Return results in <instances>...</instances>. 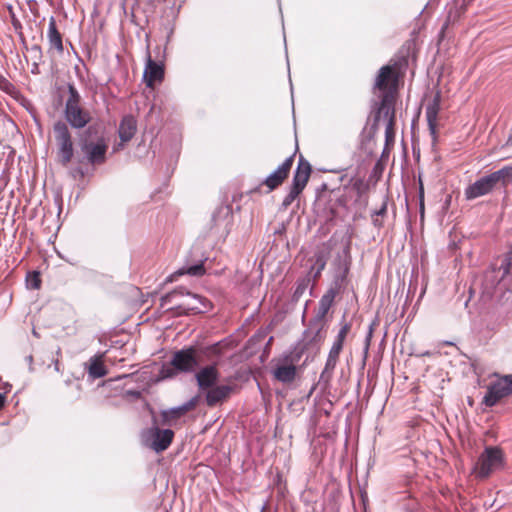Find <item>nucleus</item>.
<instances>
[{"label":"nucleus","instance_id":"f257e3e1","mask_svg":"<svg viewBox=\"0 0 512 512\" xmlns=\"http://www.w3.org/2000/svg\"><path fill=\"white\" fill-rule=\"evenodd\" d=\"M79 147L83 154L80 163L86 162L92 166L102 165L106 162L108 143L103 135L99 134L98 126L89 125L79 136Z\"/></svg>","mask_w":512,"mask_h":512},{"label":"nucleus","instance_id":"f03ea898","mask_svg":"<svg viewBox=\"0 0 512 512\" xmlns=\"http://www.w3.org/2000/svg\"><path fill=\"white\" fill-rule=\"evenodd\" d=\"M179 297H185L186 299L175 307L167 308V310L173 311L176 316L204 313L211 308V302L207 298L191 293L183 286H179L163 295L160 299V305L164 308Z\"/></svg>","mask_w":512,"mask_h":512},{"label":"nucleus","instance_id":"7ed1b4c3","mask_svg":"<svg viewBox=\"0 0 512 512\" xmlns=\"http://www.w3.org/2000/svg\"><path fill=\"white\" fill-rule=\"evenodd\" d=\"M346 257L340 262L339 271L335 274L334 279L328 288V290L322 295L318 303V309L315 313V317L326 320L330 308L332 307L335 297L344 288L347 276L350 270V256L348 249L345 250Z\"/></svg>","mask_w":512,"mask_h":512},{"label":"nucleus","instance_id":"20e7f679","mask_svg":"<svg viewBox=\"0 0 512 512\" xmlns=\"http://www.w3.org/2000/svg\"><path fill=\"white\" fill-rule=\"evenodd\" d=\"M505 466V455L498 446H486L479 455L474 467L477 477L488 478L494 471L503 469Z\"/></svg>","mask_w":512,"mask_h":512},{"label":"nucleus","instance_id":"39448f33","mask_svg":"<svg viewBox=\"0 0 512 512\" xmlns=\"http://www.w3.org/2000/svg\"><path fill=\"white\" fill-rule=\"evenodd\" d=\"M53 133L58 146L59 161L62 165L66 166L74 156L71 132L65 122L58 120L53 125Z\"/></svg>","mask_w":512,"mask_h":512},{"label":"nucleus","instance_id":"423d86ee","mask_svg":"<svg viewBox=\"0 0 512 512\" xmlns=\"http://www.w3.org/2000/svg\"><path fill=\"white\" fill-rule=\"evenodd\" d=\"M512 394V374L500 376L496 381L490 383L483 398L487 407L495 406L502 398Z\"/></svg>","mask_w":512,"mask_h":512},{"label":"nucleus","instance_id":"0eeeda50","mask_svg":"<svg viewBox=\"0 0 512 512\" xmlns=\"http://www.w3.org/2000/svg\"><path fill=\"white\" fill-rule=\"evenodd\" d=\"M398 82L399 74L396 64L385 65L379 69L373 88L374 90H379L381 95L383 93H391L395 96L398 88Z\"/></svg>","mask_w":512,"mask_h":512},{"label":"nucleus","instance_id":"6e6552de","mask_svg":"<svg viewBox=\"0 0 512 512\" xmlns=\"http://www.w3.org/2000/svg\"><path fill=\"white\" fill-rule=\"evenodd\" d=\"M171 365L180 373L194 372L199 365L196 348L190 346L174 352Z\"/></svg>","mask_w":512,"mask_h":512},{"label":"nucleus","instance_id":"1a4fd4ad","mask_svg":"<svg viewBox=\"0 0 512 512\" xmlns=\"http://www.w3.org/2000/svg\"><path fill=\"white\" fill-rule=\"evenodd\" d=\"M373 123L371 128L378 129L379 121L383 116L387 121L395 122V96L391 93H383L379 102L373 106Z\"/></svg>","mask_w":512,"mask_h":512},{"label":"nucleus","instance_id":"9d476101","mask_svg":"<svg viewBox=\"0 0 512 512\" xmlns=\"http://www.w3.org/2000/svg\"><path fill=\"white\" fill-rule=\"evenodd\" d=\"M64 118L67 125L69 124L72 128L80 130L88 127L87 125L91 122L92 115L82 105H75L64 107Z\"/></svg>","mask_w":512,"mask_h":512},{"label":"nucleus","instance_id":"9b49d317","mask_svg":"<svg viewBox=\"0 0 512 512\" xmlns=\"http://www.w3.org/2000/svg\"><path fill=\"white\" fill-rule=\"evenodd\" d=\"M496 189L494 181L490 174L477 179L474 183L468 185L464 190L466 200H474L476 198L490 194Z\"/></svg>","mask_w":512,"mask_h":512},{"label":"nucleus","instance_id":"f8f14e48","mask_svg":"<svg viewBox=\"0 0 512 512\" xmlns=\"http://www.w3.org/2000/svg\"><path fill=\"white\" fill-rule=\"evenodd\" d=\"M154 426L149 429L152 436L151 448L159 453L168 449L174 438V431L171 429H160L156 426V419L153 417Z\"/></svg>","mask_w":512,"mask_h":512},{"label":"nucleus","instance_id":"ddd939ff","mask_svg":"<svg viewBox=\"0 0 512 512\" xmlns=\"http://www.w3.org/2000/svg\"><path fill=\"white\" fill-rule=\"evenodd\" d=\"M294 156L295 154L290 155L287 157L284 162L277 167L275 171H273L271 174H269L265 180L263 181V184L266 185L270 191L276 189L278 186H280L284 180L287 178L289 171L293 165L294 162Z\"/></svg>","mask_w":512,"mask_h":512},{"label":"nucleus","instance_id":"4468645a","mask_svg":"<svg viewBox=\"0 0 512 512\" xmlns=\"http://www.w3.org/2000/svg\"><path fill=\"white\" fill-rule=\"evenodd\" d=\"M164 78V65L161 62L153 60L148 54L146 65L143 72V80L147 87L153 88L155 82H161Z\"/></svg>","mask_w":512,"mask_h":512},{"label":"nucleus","instance_id":"2eb2a0df","mask_svg":"<svg viewBox=\"0 0 512 512\" xmlns=\"http://www.w3.org/2000/svg\"><path fill=\"white\" fill-rule=\"evenodd\" d=\"M303 334L310 337V343L319 347L326 337V320L313 316Z\"/></svg>","mask_w":512,"mask_h":512},{"label":"nucleus","instance_id":"dca6fc26","mask_svg":"<svg viewBox=\"0 0 512 512\" xmlns=\"http://www.w3.org/2000/svg\"><path fill=\"white\" fill-rule=\"evenodd\" d=\"M343 349V345L340 343L333 342L332 347L328 353L324 369L320 374V382L328 383L332 377L334 369L337 365L339 355Z\"/></svg>","mask_w":512,"mask_h":512},{"label":"nucleus","instance_id":"f3484780","mask_svg":"<svg viewBox=\"0 0 512 512\" xmlns=\"http://www.w3.org/2000/svg\"><path fill=\"white\" fill-rule=\"evenodd\" d=\"M200 390L212 388L219 379V371L215 364L202 367L195 375Z\"/></svg>","mask_w":512,"mask_h":512},{"label":"nucleus","instance_id":"a211bd4d","mask_svg":"<svg viewBox=\"0 0 512 512\" xmlns=\"http://www.w3.org/2000/svg\"><path fill=\"white\" fill-rule=\"evenodd\" d=\"M311 174V165L302 156L299 158L298 165L293 175L291 187L302 192L309 180Z\"/></svg>","mask_w":512,"mask_h":512},{"label":"nucleus","instance_id":"6ab92c4d","mask_svg":"<svg viewBox=\"0 0 512 512\" xmlns=\"http://www.w3.org/2000/svg\"><path fill=\"white\" fill-rule=\"evenodd\" d=\"M197 402H198V398L192 397L190 400H188L187 402H185L182 405L172 407L168 410H163L161 412L162 424L168 425L171 423V421L179 419L185 413L192 410L196 406Z\"/></svg>","mask_w":512,"mask_h":512},{"label":"nucleus","instance_id":"aec40b11","mask_svg":"<svg viewBox=\"0 0 512 512\" xmlns=\"http://www.w3.org/2000/svg\"><path fill=\"white\" fill-rule=\"evenodd\" d=\"M232 391L233 386L231 385H214L212 388L207 389L205 395L206 404L209 407H214L229 398Z\"/></svg>","mask_w":512,"mask_h":512},{"label":"nucleus","instance_id":"412c9836","mask_svg":"<svg viewBox=\"0 0 512 512\" xmlns=\"http://www.w3.org/2000/svg\"><path fill=\"white\" fill-rule=\"evenodd\" d=\"M137 131V121L132 115H126L122 118L119 127L118 135L122 142L130 141Z\"/></svg>","mask_w":512,"mask_h":512},{"label":"nucleus","instance_id":"4be33fe9","mask_svg":"<svg viewBox=\"0 0 512 512\" xmlns=\"http://www.w3.org/2000/svg\"><path fill=\"white\" fill-rule=\"evenodd\" d=\"M47 38L50 49H55L60 54L63 53L62 35L57 29L56 19L53 16L49 18Z\"/></svg>","mask_w":512,"mask_h":512},{"label":"nucleus","instance_id":"5701e85b","mask_svg":"<svg viewBox=\"0 0 512 512\" xmlns=\"http://www.w3.org/2000/svg\"><path fill=\"white\" fill-rule=\"evenodd\" d=\"M440 110V98L439 95H436L431 103H429L426 107V119L428 123V128L430 134L433 138L436 137V124L437 117Z\"/></svg>","mask_w":512,"mask_h":512},{"label":"nucleus","instance_id":"b1692460","mask_svg":"<svg viewBox=\"0 0 512 512\" xmlns=\"http://www.w3.org/2000/svg\"><path fill=\"white\" fill-rule=\"evenodd\" d=\"M206 270L204 267V260L198 261L196 264L189 265V266H183L182 268L178 269L174 274L170 275L167 281H175L178 276L182 275H190V276H203L205 274Z\"/></svg>","mask_w":512,"mask_h":512},{"label":"nucleus","instance_id":"393cba45","mask_svg":"<svg viewBox=\"0 0 512 512\" xmlns=\"http://www.w3.org/2000/svg\"><path fill=\"white\" fill-rule=\"evenodd\" d=\"M495 186L500 185L502 188H507L512 184V164L506 165L501 169L490 173Z\"/></svg>","mask_w":512,"mask_h":512},{"label":"nucleus","instance_id":"a878e982","mask_svg":"<svg viewBox=\"0 0 512 512\" xmlns=\"http://www.w3.org/2000/svg\"><path fill=\"white\" fill-rule=\"evenodd\" d=\"M274 377L282 383H291L296 376V367L294 364L278 365L273 371Z\"/></svg>","mask_w":512,"mask_h":512},{"label":"nucleus","instance_id":"bb28decb","mask_svg":"<svg viewBox=\"0 0 512 512\" xmlns=\"http://www.w3.org/2000/svg\"><path fill=\"white\" fill-rule=\"evenodd\" d=\"M88 373L92 379L102 378L107 374V369L101 359L94 356L90 359Z\"/></svg>","mask_w":512,"mask_h":512},{"label":"nucleus","instance_id":"cd10ccee","mask_svg":"<svg viewBox=\"0 0 512 512\" xmlns=\"http://www.w3.org/2000/svg\"><path fill=\"white\" fill-rule=\"evenodd\" d=\"M311 282V276L306 275L296 280L295 288L291 296L292 302L296 303L304 295Z\"/></svg>","mask_w":512,"mask_h":512},{"label":"nucleus","instance_id":"c85d7f7f","mask_svg":"<svg viewBox=\"0 0 512 512\" xmlns=\"http://www.w3.org/2000/svg\"><path fill=\"white\" fill-rule=\"evenodd\" d=\"M512 265V257L509 255H505V257L502 259L501 264L497 270L493 269L491 272L486 273V278H488L490 275L497 273L501 274V279L506 276L510 272V268Z\"/></svg>","mask_w":512,"mask_h":512},{"label":"nucleus","instance_id":"c756f323","mask_svg":"<svg viewBox=\"0 0 512 512\" xmlns=\"http://www.w3.org/2000/svg\"><path fill=\"white\" fill-rule=\"evenodd\" d=\"M81 105V95L73 84H68V98L65 107Z\"/></svg>","mask_w":512,"mask_h":512},{"label":"nucleus","instance_id":"7c9ffc66","mask_svg":"<svg viewBox=\"0 0 512 512\" xmlns=\"http://www.w3.org/2000/svg\"><path fill=\"white\" fill-rule=\"evenodd\" d=\"M326 266V261L323 256H316L314 264L311 266L310 272L308 275L313 273V278L316 279L320 276L321 272L324 270Z\"/></svg>","mask_w":512,"mask_h":512},{"label":"nucleus","instance_id":"2f4dec72","mask_svg":"<svg viewBox=\"0 0 512 512\" xmlns=\"http://www.w3.org/2000/svg\"><path fill=\"white\" fill-rule=\"evenodd\" d=\"M26 285L30 289H39L41 286L40 273L38 271L28 272L26 276Z\"/></svg>","mask_w":512,"mask_h":512},{"label":"nucleus","instance_id":"473e14b6","mask_svg":"<svg viewBox=\"0 0 512 512\" xmlns=\"http://www.w3.org/2000/svg\"><path fill=\"white\" fill-rule=\"evenodd\" d=\"M222 216L224 217L223 221L231 218L229 207H220L212 214L211 220L214 222L215 226L220 225V219Z\"/></svg>","mask_w":512,"mask_h":512},{"label":"nucleus","instance_id":"72a5a7b5","mask_svg":"<svg viewBox=\"0 0 512 512\" xmlns=\"http://www.w3.org/2000/svg\"><path fill=\"white\" fill-rule=\"evenodd\" d=\"M350 329H351V323L342 321L341 328H340L334 342L340 343L343 345L345 338H346L347 334L349 333Z\"/></svg>","mask_w":512,"mask_h":512},{"label":"nucleus","instance_id":"f704fd0d","mask_svg":"<svg viewBox=\"0 0 512 512\" xmlns=\"http://www.w3.org/2000/svg\"><path fill=\"white\" fill-rule=\"evenodd\" d=\"M177 373H180L177 371L171 364L170 365H162L159 375L162 379H168L174 377Z\"/></svg>","mask_w":512,"mask_h":512},{"label":"nucleus","instance_id":"c9c22d12","mask_svg":"<svg viewBox=\"0 0 512 512\" xmlns=\"http://www.w3.org/2000/svg\"><path fill=\"white\" fill-rule=\"evenodd\" d=\"M395 122L387 121L386 129H385V141L386 144H393L395 140V130H394Z\"/></svg>","mask_w":512,"mask_h":512},{"label":"nucleus","instance_id":"e433bc0d","mask_svg":"<svg viewBox=\"0 0 512 512\" xmlns=\"http://www.w3.org/2000/svg\"><path fill=\"white\" fill-rule=\"evenodd\" d=\"M301 192H298V190L290 187L289 193L284 197L282 201V207L284 209L288 208L292 202L299 196Z\"/></svg>","mask_w":512,"mask_h":512},{"label":"nucleus","instance_id":"4c0bfd02","mask_svg":"<svg viewBox=\"0 0 512 512\" xmlns=\"http://www.w3.org/2000/svg\"><path fill=\"white\" fill-rule=\"evenodd\" d=\"M387 213V200L385 199L381 205V207L377 210H374L371 214V217H375V216H385Z\"/></svg>","mask_w":512,"mask_h":512},{"label":"nucleus","instance_id":"58836bf2","mask_svg":"<svg viewBox=\"0 0 512 512\" xmlns=\"http://www.w3.org/2000/svg\"><path fill=\"white\" fill-rule=\"evenodd\" d=\"M126 394L135 398V399H139L141 397V392L139 390H127L126 391Z\"/></svg>","mask_w":512,"mask_h":512},{"label":"nucleus","instance_id":"ea45409f","mask_svg":"<svg viewBox=\"0 0 512 512\" xmlns=\"http://www.w3.org/2000/svg\"><path fill=\"white\" fill-rule=\"evenodd\" d=\"M372 223L376 228L383 227V221L378 216L372 217Z\"/></svg>","mask_w":512,"mask_h":512},{"label":"nucleus","instance_id":"a19ab883","mask_svg":"<svg viewBox=\"0 0 512 512\" xmlns=\"http://www.w3.org/2000/svg\"><path fill=\"white\" fill-rule=\"evenodd\" d=\"M30 50L35 55L41 56L42 50H41V47L39 45H37V44L33 45Z\"/></svg>","mask_w":512,"mask_h":512},{"label":"nucleus","instance_id":"79ce46f5","mask_svg":"<svg viewBox=\"0 0 512 512\" xmlns=\"http://www.w3.org/2000/svg\"><path fill=\"white\" fill-rule=\"evenodd\" d=\"M423 188L422 186L420 187V210H421V213L423 214L424 212V202H423Z\"/></svg>","mask_w":512,"mask_h":512},{"label":"nucleus","instance_id":"37998d69","mask_svg":"<svg viewBox=\"0 0 512 512\" xmlns=\"http://www.w3.org/2000/svg\"><path fill=\"white\" fill-rule=\"evenodd\" d=\"M6 402L5 393H0V410L4 407Z\"/></svg>","mask_w":512,"mask_h":512},{"label":"nucleus","instance_id":"c03bdc74","mask_svg":"<svg viewBox=\"0 0 512 512\" xmlns=\"http://www.w3.org/2000/svg\"><path fill=\"white\" fill-rule=\"evenodd\" d=\"M371 337H372V326H370V327H369V332H368V335H367V337H366L367 347L369 346V343H370Z\"/></svg>","mask_w":512,"mask_h":512},{"label":"nucleus","instance_id":"a18cd8bd","mask_svg":"<svg viewBox=\"0 0 512 512\" xmlns=\"http://www.w3.org/2000/svg\"><path fill=\"white\" fill-rule=\"evenodd\" d=\"M506 146H508V147H512V129H511V132H510V134H509V137H508V139H507V141H506Z\"/></svg>","mask_w":512,"mask_h":512},{"label":"nucleus","instance_id":"49530a36","mask_svg":"<svg viewBox=\"0 0 512 512\" xmlns=\"http://www.w3.org/2000/svg\"><path fill=\"white\" fill-rule=\"evenodd\" d=\"M12 388V385L9 383H5L3 386V389L5 390V393L9 392Z\"/></svg>","mask_w":512,"mask_h":512},{"label":"nucleus","instance_id":"de8ad7c7","mask_svg":"<svg viewBox=\"0 0 512 512\" xmlns=\"http://www.w3.org/2000/svg\"><path fill=\"white\" fill-rule=\"evenodd\" d=\"M26 359H27V362H29V363H32V361H33L32 355L27 356Z\"/></svg>","mask_w":512,"mask_h":512},{"label":"nucleus","instance_id":"09e8293b","mask_svg":"<svg viewBox=\"0 0 512 512\" xmlns=\"http://www.w3.org/2000/svg\"><path fill=\"white\" fill-rule=\"evenodd\" d=\"M272 340H273V337H270L269 340H268L267 345L271 344Z\"/></svg>","mask_w":512,"mask_h":512},{"label":"nucleus","instance_id":"8fccbe9b","mask_svg":"<svg viewBox=\"0 0 512 512\" xmlns=\"http://www.w3.org/2000/svg\"><path fill=\"white\" fill-rule=\"evenodd\" d=\"M465 4H469L472 0H463Z\"/></svg>","mask_w":512,"mask_h":512},{"label":"nucleus","instance_id":"3c124183","mask_svg":"<svg viewBox=\"0 0 512 512\" xmlns=\"http://www.w3.org/2000/svg\"><path fill=\"white\" fill-rule=\"evenodd\" d=\"M300 358V354H297L294 360H298Z\"/></svg>","mask_w":512,"mask_h":512}]
</instances>
